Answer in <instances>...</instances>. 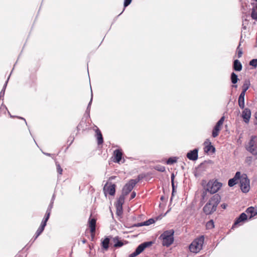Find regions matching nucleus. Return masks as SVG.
<instances>
[{
	"instance_id": "obj_1",
	"label": "nucleus",
	"mask_w": 257,
	"mask_h": 257,
	"mask_svg": "<svg viewBox=\"0 0 257 257\" xmlns=\"http://www.w3.org/2000/svg\"><path fill=\"white\" fill-rule=\"evenodd\" d=\"M174 234L173 229L165 231L159 237V238L162 240L163 245L167 247L171 245L174 240Z\"/></svg>"
},
{
	"instance_id": "obj_2",
	"label": "nucleus",
	"mask_w": 257,
	"mask_h": 257,
	"mask_svg": "<svg viewBox=\"0 0 257 257\" xmlns=\"http://www.w3.org/2000/svg\"><path fill=\"white\" fill-rule=\"evenodd\" d=\"M204 241V235H201L195 238L189 246L190 251L196 253L199 252L202 249Z\"/></svg>"
},
{
	"instance_id": "obj_3",
	"label": "nucleus",
	"mask_w": 257,
	"mask_h": 257,
	"mask_svg": "<svg viewBox=\"0 0 257 257\" xmlns=\"http://www.w3.org/2000/svg\"><path fill=\"white\" fill-rule=\"evenodd\" d=\"M140 179V178L138 177L137 179L130 180L123 187L121 194L124 196H127L132 191Z\"/></svg>"
},
{
	"instance_id": "obj_4",
	"label": "nucleus",
	"mask_w": 257,
	"mask_h": 257,
	"mask_svg": "<svg viewBox=\"0 0 257 257\" xmlns=\"http://www.w3.org/2000/svg\"><path fill=\"white\" fill-rule=\"evenodd\" d=\"M222 184L217 180H209L206 184V191L210 194L216 193L222 187Z\"/></svg>"
},
{
	"instance_id": "obj_5",
	"label": "nucleus",
	"mask_w": 257,
	"mask_h": 257,
	"mask_svg": "<svg viewBox=\"0 0 257 257\" xmlns=\"http://www.w3.org/2000/svg\"><path fill=\"white\" fill-rule=\"evenodd\" d=\"M239 182L241 191L244 193L248 192L250 189V181L246 174H243L242 175Z\"/></svg>"
},
{
	"instance_id": "obj_6",
	"label": "nucleus",
	"mask_w": 257,
	"mask_h": 257,
	"mask_svg": "<svg viewBox=\"0 0 257 257\" xmlns=\"http://www.w3.org/2000/svg\"><path fill=\"white\" fill-rule=\"evenodd\" d=\"M153 242L151 241L143 242L137 246L135 250L133 253H131L128 255V257H136L142 253L145 248L151 246Z\"/></svg>"
},
{
	"instance_id": "obj_7",
	"label": "nucleus",
	"mask_w": 257,
	"mask_h": 257,
	"mask_svg": "<svg viewBox=\"0 0 257 257\" xmlns=\"http://www.w3.org/2000/svg\"><path fill=\"white\" fill-rule=\"evenodd\" d=\"M153 242L151 241L143 242L137 246L135 250L133 253H131L128 255V257H136L142 253L145 248L151 246Z\"/></svg>"
},
{
	"instance_id": "obj_8",
	"label": "nucleus",
	"mask_w": 257,
	"mask_h": 257,
	"mask_svg": "<svg viewBox=\"0 0 257 257\" xmlns=\"http://www.w3.org/2000/svg\"><path fill=\"white\" fill-rule=\"evenodd\" d=\"M116 185L115 184L107 182L103 188L105 196H106L107 193L111 196H114L116 192Z\"/></svg>"
},
{
	"instance_id": "obj_9",
	"label": "nucleus",
	"mask_w": 257,
	"mask_h": 257,
	"mask_svg": "<svg viewBox=\"0 0 257 257\" xmlns=\"http://www.w3.org/2000/svg\"><path fill=\"white\" fill-rule=\"evenodd\" d=\"M224 120V116H222L220 119L216 123L215 125L213 128L212 132V136L215 138L218 136L219 131L221 130V126L222 125Z\"/></svg>"
},
{
	"instance_id": "obj_10",
	"label": "nucleus",
	"mask_w": 257,
	"mask_h": 257,
	"mask_svg": "<svg viewBox=\"0 0 257 257\" xmlns=\"http://www.w3.org/2000/svg\"><path fill=\"white\" fill-rule=\"evenodd\" d=\"M247 219V216L245 213H241L238 217H237L234 223L232 226V228H234L241 225V223L245 222Z\"/></svg>"
},
{
	"instance_id": "obj_11",
	"label": "nucleus",
	"mask_w": 257,
	"mask_h": 257,
	"mask_svg": "<svg viewBox=\"0 0 257 257\" xmlns=\"http://www.w3.org/2000/svg\"><path fill=\"white\" fill-rule=\"evenodd\" d=\"M241 177L242 175H241L240 172L239 171L236 172L234 177L232 178L229 179L228 181V185L230 187L234 186L235 185L237 184L239 180V181L240 180Z\"/></svg>"
},
{
	"instance_id": "obj_12",
	"label": "nucleus",
	"mask_w": 257,
	"mask_h": 257,
	"mask_svg": "<svg viewBox=\"0 0 257 257\" xmlns=\"http://www.w3.org/2000/svg\"><path fill=\"white\" fill-rule=\"evenodd\" d=\"M213 204L209 201L207 202L203 207V210L206 215H210L216 211V208L212 205Z\"/></svg>"
},
{
	"instance_id": "obj_13",
	"label": "nucleus",
	"mask_w": 257,
	"mask_h": 257,
	"mask_svg": "<svg viewBox=\"0 0 257 257\" xmlns=\"http://www.w3.org/2000/svg\"><path fill=\"white\" fill-rule=\"evenodd\" d=\"M198 151L199 149L198 148L189 151L186 155L187 158L191 161L197 160L198 158Z\"/></svg>"
},
{
	"instance_id": "obj_14",
	"label": "nucleus",
	"mask_w": 257,
	"mask_h": 257,
	"mask_svg": "<svg viewBox=\"0 0 257 257\" xmlns=\"http://www.w3.org/2000/svg\"><path fill=\"white\" fill-rule=\"evenodd\" d=\"M242 112L241 117L243 118V121L246 123H248L250 118L251 112L250 109L248 108H244Z\"/></svg>"
},
{
	"instance_id": "obj_15",
	"label": "nucleus",
	"mask_w": 257,
	"mask_h": 257,
	"mask_svg": "<svg viewBox=\"0 0 257 257\" xmlns=\"http://www.w3.org/2000/svg\"><path fill=\"white\" fill-rule=\"evenodd\" d=\"M220 200V196L218 194H215L209 199V201L213 204L212 205L214 207V208H217Z\"/></svg>"
},
{
	"instance_id": "obj_16",
	"label": "nucleus",
	"mask_w": 257,
	"mask_h": 257,
	"mask_svg": "<svg viewBox=\"0 0 257 257\" xmlns=\"http://www.w3.org/2000/svg\"><path fill=\"white\" fill-rule=\"evenodd\" d=\"M204 145H206L204 148V151L208 153L210 151L211 153H214L215 152V148L211 145V143L209 139H206L204 143Z\"/></svg>"
},
{
	"instance_id": "obj_17",
	"label": "nucleus",
	"mask_w": 257,
	"mask_h": 257,
	"mask_svg": "<svg viewBox=\"0 0 257 257\" xmlns=\"http://www.w3.org/2000/svg\"><path fill=\"white\" fill-rule=\"evenodd\" d=\"M155 220L154 218H150L149 219L140 223L133 224L131 227H141L143 226H148L155 223Z\"/></svg>"
},
{
	"instance_id": "obj_18",
	"label": "nucleus",
	"mask_w": 257,
	"mask_h": 257,
	"mask_svg": "<svg viewBox=\"0 0 257 257\" xmlns=\"http://www.w3.org/2000/svg\"><path fill=\"white\" fill-rule=\"evenodd\" d=\"M113 155L114 157V162L115 163H119L121 161L122 157V152L120 149H116L113 152Z\"/></svg>"
},
{
	"instance_id": "obj_19",
	"label": "nucleus",
	"mask_w": 257,
	"mask_h": 257,
	"mask_svg": "<svg viewBox=\"0 0 257 257\" xmlns=\"http://www.w3.org/2000/svg\"><path fill=\"white\" fill-rule=\"evenodd\" d=\"M96 220L94 218H89L88 221L90 233L93 235L95 232Z\"/></svg>"
},
{
	"instance_id": "obj_20",
	"label": "nucleus",
	"mask_w": 257,
	"mask_h": 257,
	"mask_svg": "<svg viewBox=\"0 0 257 257\" xmlns=\"http://www.w3.org/2000/svg\"><path fill=\"white\" fill-rule=\"evenodd\" d=\"M245 212L248 214H250L249 219H251V218L253 217L254 216L257 215V210L254 207L252 206L248 207L246 209Z\"/></svg>"
},
{
	"instance_id": "obj_21",
	"label": "nucleus",
	"mask_w": 257,
	"mask_h": 257,
	"mask_svg": "<svg viewBox=\"0 0 257 257\" xmlns=\"http://www.w3.org/2000/svg\"><path fill=\"white\" fill-rule=\"evenodd\" d=\"M245 93L241 92L238 100V105L241 109H243L244 107V96Z\"/></svg>"
},
{
	"instance_id": "obj_22",
	"label": "nucleus",
	"mask_w": 257,
	"mask_h": 257,
	"mask_svg": "<svg viewBox=\"0 0 257 257\" xmlns=\"http://www.w3.org/2000/svg\"><path fill=\"white\" fill-rule=\"evenodd\" d=\"M245 149L252 155H257V145L246 146H245Z\"/></svg>"
},
{
	"instance_id": "obj_23",
	"label": "nucleus",
	"mask_w": 257,
	"mask_h": 257,
	"mask_svg": "<svg viewBox=\"0 0 257 257\" xmlns=\"http://www.w3.org/2000/svg\"><path fill=\"white\" fill-rule=\"evenodd\" d=\"M242 66L240 62L238 60H234L233 63V69L236 71H240L242 70Z\"/></svg>"
},
{
	"instance_id": "obj_24",
	"label": "nucleus",
	"mask_w": 257,
	"mask_h": 257,
	"mask_svg": "<svg viewBox=\"0 0 257 257\" xmlns=\"http://www.w3.org/2000/svg\"><path fill=\"white\" fill-rule=\"evenodd\" d=\"M112 241L113 242V246L114 247H120L123 245V243L121 240H120L118 236H115L113 238Z\"/></svg>"
},
{
	"instance_id": "obj_25",
	"label": "nucleus",
	"mask_w": 257,
	"mask_h": 257,
	"mask_svg": "<svg viewBox=\"0 0 257 257\" xmlns=\"http://www.w3.org/2000/svg\"><path fill=\"white\" fill-rule=\"evenodd\" d=\"M96 136L97 139V144L98 145H101L103 143V139L101 131L98 128L95 130Z\"/></svg>"
},
{
	"instance_id": "obj_26",
	"label": "nucleus",
	"mask_w": 257,
	"mask_h": 257,
	"mask_svg": "<svg viewBox=\"0 0 257 257\" xmlns=\"http://www.w3.org/2000/svg\"><path fill=\"white\" fill-rule=\"evenodd\" d=\"M125 197V196L121 194L115 204V207H122V205L124 202Z\"/></svg>"
},
{
	"instance_id": "obj_27",
	"label": "nucleus",
	"mask_w": 257,
	"mask_h": 257,
	"mask_svg": "<svg viewBox=\"0 0 257 257\" xmlns=\"http://www.w3.org/2000/svg\"><path fill=\"white\" fill-rule=\"evenodd\" d=\"M110 239L108 237H106L101 241V246L103 249L107 250L109 247Z\"/></svg>"
},
{
	"instance_id": "obj_28",
	"label": "nucleus",
	"mask_w": 257,
	"mask_h": 257,
	"mask_svg": "<svg viewBox=\"0 0 257 257\" xmlns=\"http://www.w3.org/2000/svg\"><path fill=\"white\" fill-rule=\"evenodd\" d=\"M92 100H93V93H92V89H91V98H90V100L88 104L86 110L85 111V113H86L88 116H90V107H91V105L92 104Z\"/></svg>"
},
{
	"instance_id": "obj_29",
	"label": "nucleus",
	"mask_w": 257,
	"mask_h": 257,
	"mask_svg": "<svg viewBox=\"0 0 257 257\" xmlns=\"http://www.w3.org/2000/svg\"><path fill=\"white\" fill-rule=\"evenodd\" d=\"M257 145V137L252 135L250 137L249 142L247 146Z\"/></svg>"
},
{
	"instance_id": "obj_30",
	"label": "nucleus",
	"mask_w": 257,
	"mask_h": 257,
	"mask_svg": "<svg viewBox=\"0 0 257 257\" xmlns=\"http://www.w3.org/2000/svg\"><path fill=\"white\" fill-rule=\"evenodd\" d=\"M250 83V81L249 80H245L244 82V83L242 85V90L241 92H246V91L249 88Z\"/></svg>"
},
{
	"instance_id": "obj_31",
	"label": "nucleus",
	"mask_w": 257,
	"mask_h": 257,
	"mask_svg": "<svg viewBox=\"0 0 257 257\" xmlns=\"http://www.w3.org/2000/svg\"><path fill=\"white\" fill-rule=\"evenodd\" d=\"M250 16H251L252 19H253L257 22V3L256 5V8H252L251 9V12Z\"/></svg>"
},
{
	"instance_id": "obj_32",
	"label": "nucleus",
	"mask_w": 257,
	"mask_h": 257,
	"mask_svg": "<svg viewBox=\"0 0 257 257\" xmlns=\"http://www.w3.org/2000/svg\"><path fill=\"white\" fill-rule=\"evenodd\" d=\"M230 79H231V83L233 84H235L237 82L238 80H239L237 74H236L233 72L231 73Z\"/></svg>"
},
{
	"instance_id": "obj_33",
	"label": "nucleus",
	"mask_w": 257,
	"mask_h": 257,
	"mask_svg": "<svg viewBox=\"0 0 257 257\" xmlns=\"http://www.w3.org/2000/svg\"><path fill=\"white\" fill-rule=\"evenodd\" d=\"M178 158L176 157H172L168 158L166 161L167 165H172L177 162Z\"/></svg>"
},
{
	"instance_id": "obj_34",
	"label": "nucleus",
	"mask_w": 257,
	"mask_h": 257,
	"mask_svg": "<svg viewBox=\"0 0 257 257\" xmlns=\"http://www.w3.org/2000/svg\"><path fill=\"white\" fill-rule=\"evenodd\" d=\"M154 169L156 170L159 171L160 172H164V171H165V167L163 166L160 165H156V166H155Z\"/></svg>"
},
{
	"instance_id": "obj_35",
	"label": "nucleus",
	"mask_w": 257,
	"mask_h": 257,
	"mask_svg": "<svg viewBox=\"0 0 257 257\" xmlns=\"http://www.w3.org/2000/svg\"><path fill=\"white\" fill-rule=\"evenodd\" d=\"M56 166L57 168V171L59 175H61L62 174L63 169L61 168L60 164L58 162H56Z\"/></svg>"
},
{
	"instance_id": "obj_36",
	"label": "nucleus",
	"mask_w": 257,
	"mask_h": 257,
	"mask_svg": "<svg viewBox=\"0 0 257 257\" xmlns=\"http://www.w3.org/2000/svg\"><path fill=\"white\" fill-rule=\"evenodd\" d=\"M249 64L254 68H256L257 67V59H253L251 60L249 62Z\"/></svg>"
},
{
	"instance_id": "obj_37",
	"label": "nucleus",
	"mask_w": 257,
	"mask_h": 257,
	"mask_svg": "<svg viewBox=\"0 0 257 257\" xmlns=\"http://www.w3.org/2000/svg\"><path fill=\"white\" fill-rule=\"evenodd\" d=\"M206 163V162L204 161V162L201 163L199 165L198 168H197V171H201L205 170V165Z\"/></svg>"
},
{
	"instance_id": "obj_38",
	"label": "nucleus",
	"mask_w": 257,
	"mask_h": 257,
	"mask_svg": "<svg viewBox=\"0 0 257 257\" xmlns=\"http://www.w3.org/2000/svg\"><path fill=\"white\" fill-rule=\"evenodd\" d=\"M206 227L208 229H211L214 227V222L213 220L208 221L206 223Z\"/></svg>"
},
{
	"instance_id": "obj_39",
	"label": "nucleus",
	"mask_w": 257,
	"mask_h": 257,
	"mask_svg": "<svg viewBox=\"0 0 257 257\" xmlns=\"http://www.w3.org/2000/svg\"><path fill=\"white\" fill-rule=\"evenodd\" d=\"M116 208V214L117 216H120L123 213L122 207H115Z\"/></svg>"
},
{
	"instance_id": "obj_40",
	"label": "nucleus",
	"mask_w": 257,
	"mask_h": 257,
	"mask_svg": "<svg viewBox=\"0 0 257 257\" xmlns=\"http://www.w3.org/2000/svg\"><path fill=\"white\" fill-rule=\"evenodd\" d=\"M0 109L2 110H5V111H8V113H9V114L10 115V117H12V118H13V117H15L13 115H12L10 113V112L9 111L7 106L4 105L3 103H2L1 105V107H0Z\"/></svg>"
},
{
	"instance_id": "obj_41",
	"label": "nucleus",
	"mask_w": 257,
	"mask_h": 257,
	"mask_svg": "<svg viewBox=\"0 0 257 257\" xmlns=\"http://www.w3.org/2000/svg\"><path fill=\"white\" fill-rule=\"evenodd\" d=\"M240 44H239L237 48V57L238 58H240L242 56L243 53L242 49L240 48Z\"/></svg>"
},
{
	"instance_id": "obj_42",
	"label": "nucleus",
	"mask_w": 257,
	"mask_h": 257,
	"mask_svg": "<svg viewBox=\"0 0 257 257\" xmlns=\"http://www.w3.org/2000/svg\"><path fill=\"white\" fill-rule=\"evenodd\" d=\"M53 204H54V203L50 202V203L49 205H48V207L47 209V210H46L47 212L51 213L52 209L53 207Z\"/></svg>"
},
{
	"instance_id": "obj_43",
	"label": "nucleus",
	"mask_w": 257,
	"mask_h": 257,
	"mask_svg": "<svg viewBox=\"0 0 257 257\" xmlns=\"http://www.w3.org/2000/svg\"><path fill=\"white\" fill-rule=\"evenodd\" d=\"M51 213L48 212H46L45 215L44 216V217L43 218V220L48 221V220L49 219Z\"/></svg>"
},
{
	"instance_id": "obj_44",
	"label": "nucleus",
	"mask_w": 257,
	"mask_h": 257,
	"mask_svg": "<svg viewBox=\"0 0 257 257\" xmlns=\"http://www.w3.org/2000/svg\"><path fill=\"white\" fill-rule=\"evenodd\" d=\"M252 161V157H247L245 159V162L248 165H250Z\"/></svg>"
},
{
	"instance_id": "obj_45",
	"label": "nucleus",
	"mask_w": 257,
	"mask_h": 257,
	"mask_svg": "<svg viewBox=\"0 0 257 257\" xmlns=\"http://www.w3.org/2000/svg\"><path fill=\"white\" fill-rule=\"evenodd\" d=\"M132 0H124L123 6L125 8L127 7L132 2Z\"/></svg>"
},
{
	"instance_id": "obj_46",
	"label": "nucleus",
	"mask_w": 257,
	"mask_h": 257,
	"mask_svg": "<svg viewBox=\"0 0 257 257\" xmlns=\"http://www.w3.org/2000/svg\"><path fill=\"white\" fill-rule=\"evenodd\" d=\"M207 192H208V191H206V189H205V191H204L202 192V195H201V199L202 200H203L205 199V197L207 195Z\"/></svg>"
},
{
	"instance_id": "obj_47",
	"label": "nucleus",
	"mask_w": 257,
	"mask_h": 257,
	"mask_svg": "<svg viewBox=\"0 0 257 257\" xmlns=\"http://www.w3.org/2000/svg\"><path fill=\"white\" fill-rule=\"evenodd\" d=\"M171 185L172 188V190H173V193L176 192V189L177 186L175 185V182H171Z\"/></svg>"
},
{
	"instance_id": "obj_48",
	"label": "nucleus",
	"mask_w": 257,
	"mask_h": 257,
	"mask_svg": "<svg viewBox=\"0 0 257 257\" xmlns=\"http://www.w3.org/2000/svg\"><path fill=\"white\" fill-rule=\"evenodd\" d=\"M47 221H46L42 220L41 223L40 224V226L45 228V226L47 225Z\"/></svg>"
},
{
	"instance_id": "obj_49",
	"label": "nucleus",
	"mask_w": 257,
	"mask_h": 257,
	"mask_svg": "<svg viewBox=\"0 0 257 257\" xmlns=\"http://www.w3.org/2000/svg\"><path fill=\"white\" fill-rule=\"evenodd\" d=\"M136 196V193L135 191H133L131 194L130 200L134 199Z\"/></svg>"
},
{
	"instance_id": "obj_50",
	"label": "nucleus",
	"mask_w": 257,
	"mask_h": 257,
	"mask_svg": "<svg viewBox=\"0 0 257 257\" xmlns=\"http://www.w3.org/2000/svg\"><path fill=\"white\" fill-rule=\"evenodd\" d=\"M44 229H45L44 228H43L42 226H40L37 231L38 232H40V233H42V232L44 231Z\"/></svg>"
},
{
	"instance_id": "obj_51",
	"label": "nucleus",
	"mask_w": 257,
	"mask_h": 257,
	"mask_svg": "<svg viewBox=\"0 0 257 257\" xmlns=\"http://www.w3.org/2000/svg\"><path fill=\"white\" fill-rule=\"evenodd\" d=\"M5 89H2L1 92H0V98L2 97H4V95H5Z\"/></svg>"
},
{
	"instance_id": "obj_52",
	"label": "nucleus",
	"mask_w": 257,
	"mask_h": 257,
	"mask_svg": "<svg viewBox=\"0 0 257 257\" xmlns=\"http://www.w3.org/2000/svg\"><path fill=\"white\" fill-rule=\"evenodd\" d=\"M9 80V77H8V78L7 79L6 81L5 82V83L4 86H3V89L6 90Z\"/></svg>"
},
{
	"instance_id": "obj_53",
	"label": "nucleus",
	"mask_w": 257,
	"mask_h": 257,
	"mask_svg": "<svg viewBox=\"0 0 257 257\" xmlns=\"http://www.w3.org/2000/svg\"><path fill=\"white\" fill-rule=\"evenodd\" d=\"M69 139H71V142H70V144L68 145V147H67V149H68V147L69 146H70V145L72 144V143H73V142L74 141V137H70Z\"/></svg>"
},
{
	"instance_id": "obj_54",
	"label": "nucleus",
	"mask_w": 257,
	"mask_h": 257,
	"mask_svg": "<svg viewBox=\"0 0 257 257\" xmlns=\"http://www.w3.org/2000/svg\"><path fill=\"white\" fill-rule=\"evenodd\" d=\"M171 182H175V175L174 173H172L171 176Z\"/></svg>"
},
{
	"instance_id": "obj_55",
	"label": "nucleus",
	"mask_w": 257,
	"mask_h": 257,
	"mask_svg": "<svg viewBox=\"0 0 257 257\" xmlns=\"http://www.w3.org/2000/svg\"><path fill=\"white\" fill-rule=\"evenodd\" d=\"M43 153L47 156H49V157H52L54 155V154H50V153H44V152H43Z\"/></svg>"
},
{
	"instance_id": "obj_56",
	"label": "nucleus",
	"mask_w": 257,
	"mask_h": 257,
	"mask_svg": "<svg viewBox=\"0 0 257 257\" xmlns=\"http://www.w3.org/2000/svg\"><path fill=\"white\" fill-rule=\"evenodd\" d=\"M227 206V204H225V203H223V204H222L221 205V208H222V209H226V208Z\"/></svg>"
},
{
	"instance_id": "obj_57",
	"label": "nucleus",
	"mask_w": 257,
	"mask_h": 257,
	"mask_svg": "<svg viewBox=\"0 0 257 257\" xmlns=\"http://www.w3.org/2000/svg\"><path fill=\"white\" fill-rule=\"evenodd\" d=\"M55 199V195L54 194L51 198L50 202L54 203Z\"/></svg>"
},
{
	"instance_id": "obj_58",
	"label": "nucleus",
	"mask_w": 257,
	"mask_h": 257,
	"mask_svg": "<svg viewBox=\"0 0 257 257\" xmlns=\"http://www.w3.org/2000/svg\"><path fill=\"white\" fill-rule=\"evenodd\" d=\"M175 193L176 192H173V190H172V194H171V199H170V202H172V199H173V197L174 196V194H175Z\"/></svg>"
},
{
	"instance_id": "obj_59",
	"label": "nucleus",
	"mask_w": 257,
	"mask_h": 257,
	"mask_svg": "<svg viewBox=\"0 0 257 257\" xmlns=\"http://www.w3.org/2000/svg\"><path fill=\"white\" fill-rule=\"evenodd\" d=\"M37 238V237H36V235H34L30 241H32V243H33Z\"/></svg>"
},
{
	"instance_id": "obj_60",
	"label": "nucleus",
	"mask_w": 257,
	"mask_h": 257,
	"mask_svg": "<svg viewBox=\"0 0 257 257\" xmlns=\"http://www.w3.org/2000/svg\"><path fill=\"white\" fill-rule=\"evenodd\" d=\"M41 233L36 231L35 235H36V237H38Z\"/></svg>"
},
{
	"instance_id": "obj_61",
	"label": "nucleus",
	"mask_w": 257,
	"mask_h": 257,
	"mask_svg": "<svg viewBox=\"0 0 257 257\" xmlns=\"http://www.w3.org/2000/svg\"><path fill=\"white\" fill-rule=\"evenodd\" d=\"M41 233L36 231L35 235H36V237H38Z\"/></svg>"
},
{
	"instance_id": "obj_62",
	"label": "nucleus",
	"mask_w": 257,
	"mask_h": 257,
	"mask_svg": "<svg viewBox=\"0 0 257 257\" xmlns=\"http://www.w3.org/2000/svg\"><path fill=\"white\" fill-rule=\"evenodd\" d=\"M15 116V117H16V116ZM17 117H18V118H20V119H23V120L25 121V123H26V125H27V121H26V119H25L24 118H23V117H18V116H17Z\"/></svg>"
},
{
	"instance_id": "obj_63",
	"label": "nucleus",
	"mask_w": 257,
	"mask_h": 257,
	"mask_svg": "<svg viewBox=\"0 0 257 257\" xmlns=\"http://www.w3.org/2000/svg\"><path fill=\"white\" fill-rule=\"evenodd\" d=\"M94 235H95V233L93 234V235H92V233H91V240H93L94 237Z\"/></svg>"
},
{
	"instance_id": "obj_64",
	"label": "nucleus",
	"mask_w": 257,
	"mask_h": 257,
	"mask_svg": "<svg viewBox=\"0 0 257 257\" xmlns=\"http://www.w3.org/2000/svg\"><path fill=\"white\" fill-rule=\"evenodd\" d=\"M160 199L162 200V201H164L165 199V198L164 196H162L160 198Z\"/></svg>"
}]
</instances>
